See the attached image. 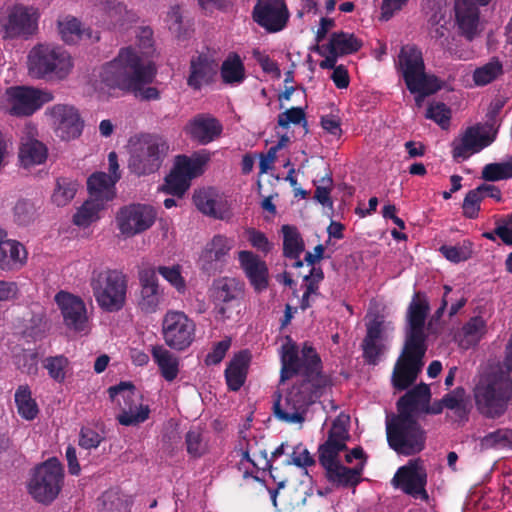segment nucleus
Returning a JSON list of instances; mask_svg holds the SVG:
<instances>
[{"label": "nucleus", "mask_w": 512, "mask_h": 512, "mask_svg": "<svg viewBox=\"0 0 512 512\" xmlns=\"http://www.w3.org/2000/svg\"><path fill=\"white\" fill-rule=\"evenodd\" d=\"M50 116L55 133L61 140L70 141L81 136L84 121L74 106L56 104L50 109Z\"/></svg>", "instance_id": "6ab92c4d"}, {"label": "nucleus", "mask_w": 512, "mask_h": 512, "mask_svg": "<svg viewBox=\"0 0 512 512\" xmlns=\"http://www.w3.org/2000/svg\"><path fill=\"white\" fill-rule=\"evenodd\" d=\"M193 203L204 215L224 220L230 216L227 200L213 187H202L193 193Z\"/></svg>", "instance_id": "bb28decb"}, {"label": "nucleus", "mask_w": 512, "mask_h": 512, "mask_svg": "<svg viewBox=\"0 0 512 512\" xmlns=\"http://www.w3.org/2000/svg\"><path fill=\"white\" fill-rule=\"evenodd\" d=\"M59 34L67 44L76 43L81 37V23L74 17L58 22Z\"/></svg>", "instance_id": "4d7b16f0"}, {"label": "nucleus", "mask_w": 512, "mask_h": 512, "mask_svg": "<svg viewBox=\"0 0 512 512\" xmlns=\"http://www.w3.org/2000/svg\"><path fill=\"white\" fill-rule=\"evenodd\" d=\"M492 0H454L455 23L459 34L472 41L478 34L480 6H487Z\"/></svg>", "instance_id": "5701e85b"}, {"label": "nucleus", "mask_w": 512, "mask_h": 512, "mask_svg": "<svg viewBox=\"0 0 512 512\" xmlns=\"http://www.w3.org/2000/svg\"><path fill=\"white\" fill-rule=\"evenodd\" d=\"M101 512H127V501L116 491H106L102 494Z\"/></svg>", "instance_id": "bf43d9fd"}, {"label": "nucleus", "mask_w": 512, "mask_h": 512, "mask_svg": "<svg viewBox=\"0 0 512 512\" xmlns=\"http://www.w3.org/2000/svg\"><path fill=\"white\" fill-rule=\"evenodd\" d=\"M64 324L74 332H86L88 329V315L84 301L71 293L60 291L55 295Z\"/></svg>", "instance_id": "412c9836"}, {"label": "nucleus", "mask_w": 512, "mask_h": 512, "mask_svg": "<svg viewBox=\"0 0 512 512\" xmlns=\"http://www.w3.org/2000/svg\"><path fill=\"white\" fill-rule=\"evenodd\" d=\"M363 463L349 468L341 463L325 469V477L335 487L355 488L361 482Z\"/></svg>", "instance_id": "f704fd0d"}, {"label": "nucleus", "mask_w": 512, "mask_h": 512, "mask_svg": "<svg viewBox=\"0 0 512 512\" xmlns=\"http://www.w3.org/2000/svg\"><path fill=\"white\" fill-rule=\"evenodd\" d=\"M108 394L113 402L121 406V413L116 417L121 425L135 426L148 419L150 409L148 405L140 403V395L131 382H120L109 387Z\"/></svg>", "instance_id": "9d476101"}, {"label": "nucleus", "mask_w": 512, "mask_h": 512, "mask_svg": "<svg viewBox=\"0 0 512 512\" xmlns=\"http://www.w3.org/2000/svg\"><path fill=\"white\" fill-rule=\"evenodd\" d=\"M105 204L101 200H86L73 216V223L80 227H88L99 219V212L104 209Z\"/></svg>", "instance_id": "c03bdc74"}, {"label": "nucleus", "mask_w": 512, "mask_h": 512, "mask_svg": "<svg viewBox=\"0 0 512 512\" xmlns=\"http://www.w3.org/2000/svg\"><path fill=\"white\" fill-rule=\"evenodd\" d=\"M486 333V321L481 316H474L467 321L459 334V345L469 349L477 345Z\"/></svg>", "instance_id": "ea45409f"}, {"label": "nucleus", "mask_w": 512, "mask_h": 512, "mask_svg": "<svg viewBox=\"0 0 512 512\" xmlns=\"http://www.w3.org/2000/svg\"><path fill=\"white\" fill-rule=\"evenodd\" d=\"M252 18L268 33H277L287 27L290 12L285 0H257Z\"/></svg>", "instance_id": "ddd939ff"}, {"label": "nucleus", "mask_w": 512, "mask_h": 512, "mask_svg": "<svg viewBox=\"0 0 512 512\" xmlns=\"http://www.w3.org/2000/svg\"><path fill=\"white\" fill-rule=\"evenodd\" d=\"M14 400L17 412L23 419L31 421L37 417L39 408L36 400L32 397L29 385L18 386L14 394Z\"/></svg>", "instance_id": "a19ab883"}, {"label": "nucleus", "mask_w": 512, "mask_h": 512, "mask_svg": "<svg viewBox=\"0 0 512 512\" xmlns=\"http://www.w3.org/2000/svg\"><path fill=\"white\" fill-rule=\"evenodd\" d=\"M246 235L251 246L257 251L262 252L265 255L271 251L273 245L263 232L255 228H248L246 229Z\"/></svg>", "instance_id": "338daca9"}, {"label": "nucleus", "mask_w": 512, "mask_h": 512, "mask_svg": "<svg viewBox=\"0 0 512 512\" xmlns=\"http://www.w3.org/2000/svg\"><path fill=\"white\" fill-rule=\"evenodd\" d=\"M120 176L110 177L105 172H95L87 179V189L91 199L101 200L106 205L115 197V184Z\"/></svg>", "instance_id": "72a5a7b5"}, {"label": "nucleus", "mask_w": 512, "mask_h": 512, "mask_svg": "<svg viewBox=\"0 0 512 512\" xmlns=\"http://www.w3.org/2000/svg\"><path fill=\"white\" fill-rule=\"evenodd\" d=\"M6 94L11 102L9 113L13 116H30L53 99L50 92L25 86L9 87Z\"/></svg>", "instance_id": "f3484780"}, {"label": "nucleus", "mask_w": 512, "mask_h": 512, "mask_svg": "<svg viewBox=\"0 0 512 512\" xmlns=\"http://www.w3.org/2000/svg\"><path fill=\"white\" fill-rule=\"evenodd\" d=\"M29 73L38 79H65L73 68L70 54L60 46L38 44L28 54Z\"/></svg>", "instance_id": "39448f33"}, {"label": "nucleus", "mask_w": 512, "mask_h": 512, "mask_svg": "<svg viewBox=\"0 0 512 512\" xmlns=\"http://www.w3.org/2000/svg\"><path fill=\"white\" fill-rule=\"evenodd\" d=\"M223 83L228 85L241 84L246 78V70L242 58L236 52H230L220 67Z\"/></svg>", "instance_id": "4c0bfd02"}, {"label": "nucleus", "mask_w": 512, "mask_h": 512, "mask_svg": "<svg viewBox=\"0 0 512 512\" xmlns=\"http://www.w3.org/2000/svg\"><path fill=\"white\" fill-rule=\"evenodd\" d=\"M234 240L224 235H215L200 255L201 269L208 275L222 272L227 264Z\"/></svg>", "instance_id": "4be33fe9"}, {"label": "nucleus", "mask_w": 512, "mask_h": 512, "mask_svg": "<svg viewBox=\"0 0 512 512\" xmlns=\"http://www.w3.org/2000/svg\"><path fill=\"white\" fill-rule=\"evenodd\" d=\"M250 361L251 354L248 350L239 351L231 359L225 369V379L229 390L236 392L244 385Z\"/></svg>", "instance_id": "473e14b6"}, {"label": "nucleus", "mask_w": 512, "mask_h": 512, "mask_svg": "<svg viewBox=\"0 0 512 512\" xmlns=\"http://www.w3.org/2000/svg\"><path fill=\"white\" fill-rule=\"evenodd\" d=\"M151 354L162 377L168 382L175 380L179 373L178 358L162 345L152 346Z\"/></svg>", "instance_id": "e433bc0d"}, {"label": "nucleus", "mask_w": 512, "mask_h": 512, "mask_svg": "<svg viewBox=\"0 0 512 512\" xmlns=\"http://www.w3.org/2000/svg\"><path fill=\"white\" fill-rule=\"evenodd\" d=\"M155 220V209L151 205L140 203L122 207L116 216L120 232L128 237L148 230Z\"/></svg>", "instance_id": "4468645a"}, {"label": "nucleus", "mask_w": 512, "mask_h": 512, "mask_svg": "<svg viewBox=\"0 0 512 512\" xmlns=\"http://www.w3.org/2000/svg\"><path fill=\"white\" fill-rule=\"evenodd\" d=\"M210 159L211 153L206 149L195 151L190 156L181 154L175 157L173 168L191 182L205 172Z\"/></svg>", "instance_id": "2f4dec72"}, {"label": "nucleus", "mask_w": 512, "mask_h": 512, "mask_svg": "<svg viewBox=\"0 0 512 512\" xmlns=\"http://www.w3.org/2000/svg\"><path fill=\"white\" fill-rule=\"evenodd\" d=\"M442 255L453 263H459L468 260L472 255V243L464 241L462 244L449 246L442 245L439 249Z\"/></svg>", "instance_id": "5fc2aeb1"}, {"label": "nucleus", "mask_w": 512, "mask_h": 512, "mask_svg": "<svg viewBox=\"0 0 512 512\" xmlns=\"http://www.w3.org/2000/svg\"><path fill=\"white\" fill-rule=\"evenodd\" d=\"M238 261L250 285L255 292L260 293L268 288L269 269L265 261L248 250L238 252Z\"/></svg>", "instance_id": "cd10ccee"}, {"label": "nucleus", "mask_w": 512, "mask_h": 512, "mask_svg": "<svg viewBox=\"0 0 512 512\" xmlns=\"http://www.w3.org/2000/svg\"><path fill=\"white\" fill-rule=\"evenodd\" d=\"M63 479L62 464L57 458H50L35 468L28 482V492L36 502L49 505L58 497Z\"/></svg>", "instance_id": "6e6552de"}, {"label": "nucleus", "mask_w": 512, "mask_h": 512, "mask_svg": "<svg viewBox=\"0 0 512 512\" xmlns=\"http://www.w3.org/2000/svg\"><path fill=\"white\" fill-rule=\"evenodd\" d=\"M185 131L192 140L206 145L221 134L222 125L215 117L199 114L189 121Z\"/></svg>", "instance_id": "7c9ffc66"}, {"label": "nucleus", "mask_w": 512, "mask_h": 512, "mask_svg": "<svg viewBox=\"0 0 512 512\" xmlns=\"http://www.w3.org/2000/svg\"><path fill=\"white\" fill-rule=\"evenodd\" d=\"M482 200L483 198L480 194V189H478V187L470 190L463 200V215L469 219L477 218L480 211V203Z\"/></svg>", "instance_id": "69168bd1"}, {"label": "nucleus", "mask_w": 512, "mask_h": 512, "mask_svg": "<svg viewBox=\"0 0 512 512\" xmlns=\"http://www.w3.org/2000/svg\"><path fill=\"white\" fill-rule=\"evenodd\" d=\"M169 151V145L159 135L147 134L133 145L128 161L129 171L137 177L156 173Z\"/></svg>", "instance_id": "0eeeda50"}, {"label": "nucleus", "mask_w": 512, "mask_h": 512, "mask_svg": "<svg viewBox=\"0 0 512 512\" xmlns=\"http://www.w3.org/2000/svg\"><path fill=\"white\" fill-rule=\"evenodd\" d=\"M502 72V63L497 58H494L485 65L475 69L473 81L478 86H484L494 81Z\"/></svg>", "instance_id": "09e8293b"}, {"label": "nucleus", "mask_w": 512, "mask_h": 512, "mask_svg": "<svg viewBox=\"0 0 512 512\" xmlns=\"http://www.w3.org/2000/svg\"><path fill=\"white\" fill-rule=\"evenodd\" d=\"M138 279L140 292L137 306L145 314L155 313L163 300V290L159 286L155 267L140 269Z\"/></svg>", "instance_id": "393cba45"}, {"label": "nucleus", "mask_w": 512, "mask_h": 512, "mask_svg": "<svg viewBox=\"0 0 512 512\" xmlns=\"http://www.w3.org/2000/svg\"><path fill=\"white\" fill-rule=\"evenodd\" d=\"M495 138L496 132L490 134L481 124L469 126L452 142V157L458 163L465 161L490 146Z\"/></svg>", "instance_id": "2eb2a0df"}, {"label": "nucleus", "mask_w": 512, "mask_h": 512, "mask_svg": "<svg viewBox=\"0 0 512 512\" xmlns=\"http://www.w3.org/2000/svg\"><path fill=\"white\" fill-rule=\"evenodd\" d=\"M79 184L70 178L61 177L56 181L52 202L58 207L66 206L75 197Z\"/></svg>", "instance_id": "a18cd8bd"}, {"label": "nucleus", "mask_w": 512, "mask_h": 512, "mask_svg": "<svg viewBox=\"0 0 512 512\" xmlns=\"http://www.w3.org/2000/svg\"><path fill=\"white\" fill-rule=\"evenodd\" d=\"M283 255L289 259H298L304 251V241L297 227L292 225H283Z\"/></svg>", "instance_id": "79ce46f5"}, {"label": "nucleus", "mask_w": 512, "mask_h": 512, "mask_svg": "<svg viewBox=\"0 0 512 512\" xmlns=\"http://www.w3.org/2000/svg\"><path fill=\"white\" fill-rule=\"evenodd\" d=\"M388 445L397 454L412 456L425 448L426 431L415 416L395 414L386 419Z\"/></svg>", "instance_id": "20e7f679"}, {"label": "nucleus", "mask_w": 512, "mask_h": 512, "mask_svg": "<svg viewBox=\"0 0 512 512\" xmlns=\"http://www.w3.org/2000/svg\"><path fill=\"white\" fill-rule=\"evenodd\" d=\"M394 486L400 488L404 493L415 498L428 499L425 486L427 483L426 471L416 461H409L407 465L400 467L395 473Z\"/></svg>", "instance_id": "a878e982"}, {"label": "nucleus", "mask_w": 512, "mask_h": 512, "mask_svg": "<svg viewBox=\"0 0 512 512\" xmlns=\"http://www.w3.org/2000/svg\"><path fill=\"white\" fill-rule=\"evenodd\" d=\"M190 186L191 182L181 175L176 169L172 168L170 173L165 177L162 191L174 197L181 198Z\"/></svg>", "instance_id": "49530a36"}, {"label": "nucleus", "mask_w": 512, "mask_h": 512, "mask_svg": "<svg viewBox=\"0 0 512 512\" xmlns=\"http://www.w3.org/2000/svg\"><path fill=\"white\" fill-rule=\"evenodd\" d=\"M425 116L427 119L436 122L442 128H446L450 123L451 110L445 103L436 102L428 106Z\"/></svg>", "instance_id": "e2e57ef3"}, {"label": "nucleus", "mask_w": 512, "mask_h": 512, "mask_svg": "<svg viewBox=\"0 0 512 512\" xmlns=\"http://www.w3.org/2000/svg\"><path fill=\"white\" fill-rule=\"evenodd\" d=\"M348 438L349 434L345 422L338 417L333 421L326 441L318 447V460L324 470L340 463L339 455L347 449L346 441Z\"/></svg>", "instance_id": "aec40b11"}, {"label": "nucleus", "mask_w": 512, "mask_h": 512, "mask_svg": "<svg viewBox=\"0 0 512 512\" xmlns=\"http://www.w3.org/2000/svg\"><path fill=\"white\" fill-rule=\"evenodd\" d=\"M217 75V64L206 54H199L190 60L187 85L195 91L211 85Z\"/></svg>", "instance_id": "c85d7f7f"}, {"label": "nucleus", "mask_w": 512, "mask_h": 512, "mask_svg": "<svg viewBox=\"0 0 512 512\" xmlns=\"http://www.w3.org/2000/svg\"><path fill=\"white\" fill-rule=\"evenodd\" d=\"M277 123L282 128H288L290 124L307 125L306 114L301 107H291L280 113L277 117Z\"/></svg>", "instance_id": "0e129e2a"}, {"label": "nucleus", "mask_w": 512, "mask_h": 512, "mask_svg": "<svg viewBox=\"0 0 512 512\" xmlns=\"http://www.w3.org/2000/svg\"><path fill=\"white\" fill-rule=\"evenodd\" d=\"M38 15L32 7L16 4L8 9L4 23L1 24L3 37L14 39L27 38L37 29Z\"/></svg>", "instance_id": "a211bd4d"}, {"label": "nucleus", "mask_w": 512, "mask_h": 512, "mask_svg": "<svg viewBox=\"0 0 512 512\" xmlns=\"http://www.w3.org/2000/svg\"><path fill=\"white\" fill-rule=\"evenodd\" d=\"M13 220L19 226H27L36 219L37 209L29 199H19L13 209Z\"/></svg>", "instance_id": "8fccbe9b"}, {"label": "nucleus", "mask_w": 512, "mask_h": 512, "mask_svg": "<svg viewBox=\"0 0 512 512\" xmlns=\"http://www.w3.org/2000/svg\"><path fill=\"white\" fill-rule=\"evenodd\" d=\"M429 312L427 295L422 291L415 292L407 309L408 328L405 340L426 344L424 326Z\"/></svg>", "instance_id": "b1692460"}, {"label": "nucleus", "mask_w": 512, "mask_h": 512, "mask_svg": "<svg viewBox=\"0 0 512 512\" xmlns=\"http://www.w3.org/2000/svg\"><path fill=\"white\" fill-rule=\"evenodd\" d=\"M280 383L300 374L303 379L295 382L284 397L275 392L273 411L277 419L286 423H302L308 407L323 394L329 379L322 372V360L316 349L305 342L299 354L295 342L288 338L281 346Z\"/></svg>", "instance_id": "f257e3e1"}, {"label": "nucleus", "mask_w": 512, "mask_h": 512, "mask_svg": "<svg viewBox=\"0 0 512 512\" xmlns=\"http://www.w3.org/2000/svg\"><path fill=\"white\" fill-rule=\"evenodd\" d=\"M478 411L488 418L503 415L512 399V378L509 373L496 371L482 376L474 388Z\"/></svg>", "instance_id": "7ed1b4c3"}, {"label": "nucleus", "mask_w": 512, "mask_h": 512, "mask_svg": "<svg viewBox=\"0 0 512 512\" xmlns=\"http://www.w3.org/2000/svg\"><path fill=\"white\" fill-rule=\"evenodd\" d=\"M187 453L192 458H200L208 451V444L199 428L190 429L185 435Z\"/></svg>", "instance_id": "3c124183"}, {"label": "nucleus", "mask_w": 512, "mask_h": 512, "mask_svg": "<svg viewBox=\"0 0 512 512\" xmlns=\"http://www.w3.org/2000/svg\"><path fill=\"white\" fill-rule=\"evenodd\" d=\"M155 75L154 64L143 62L137 49L129 46L121 48L117 57L102 66L100 80L109 88L128 92L151 83Z\"/></svg>", "instance_id": "f03ea898"}, {"label": "nucleus", "mask_w": 512, "mask_h": 512, "mask_svg": "<svg viewBox=\"0 0 512 512\" xmlns=\"http://www.w3.org/2000/svg\"><path fill=\"white\" fill-rule=\"evenodd\" d=\"M156 269L166 281H168L179 293H184L186 290L185 279L181 275V269L179 265L159 266Z\"/></svg>", "instance_id": "052dcab7"}, {"label": "nucleus", "mask_w": 512, "mask_h": 512, "mask_svg": "<svg viewBox=\"0 0 512 512\" xmlns=\"http://www.w3.org/2000/svg\"><path fill=\"white\" fill-rule=\"evenodd\" d=\"M395 67L401 72L409 91L416 90L415 81L437 78L435 75L426 74L423 53L415 44L401 47Z\"/></svg>", "instance_id": "dca6fc26"}, {"label": "nucleus", "mask_w": 512, "mask_h": 512, "mask_svg": "<svg viewBox=\"0 0 512 512\" xmlns=\"http://www.w3.org/2000/svg\"><path fill=\"white\" fill-rule=\"evenodd\" d=\"M28 261V251L18 240L3 237L0 241V270L4 272H17Z\"/></svg>", "instance_id": "c756f323"}, {"label": "nucleus", "mask_w": 512, "mask_h": 512, "mask_svg": "<svg viewBox=\"0 0 512 512\" xmlns=\"http://www.w3.org/2000/svg\"><path fill=\"white\" fill-rule=\"evenodd\" d=\"M90 286L99 307L107 312H117L126 303L128 277L118 269H95Z\"/></svg>", "instance_id": "423d86ee"}, {"label": "nucleus", "mask_w": 512, "mask_h": 512, "mask_svg": "<svg viewBox=\"0 0 512 512\" xmlns=\"http://www.w3.org/2000/svg\"><path fill=\"white\" fill-rule=\"evenodd\" d=\"M482 178L489 182L512 178V156L508 162L485 165L482 170Z\"/></svg>", "instance_id": "864d4df0"}, {"label": "nucleus", "mask_w": 512, "mask_h": 512, "mask_svg": "<svg viewBox=\"0 0 512 512\" xmlns=\"http://www.w3.org/2000/svg\"><path fill=\"white\" fill-rule=\"evenodd\" d=\"M212 297L217 314L229 319L235 309H239L245 297V283L235 277H221L212 284Z\"/></svg>", "instance_id": "f8f14e48"}, {"label": "nucleus", "mask_w": 512, "mask_h": 512, "mask_svg": "<svg viewBox=\"0 0 512 512\" xmlns=\"http://www.w3.org/2000/svg\"><path fill=\"white\" fill-rule=\"evenodd\" d=\"M69 364V359L64 355L49 356L43 360V367L49 377L57 383L65 381Z\"/></svg>", "instance_id": "de8ad7c7"}, {"label": "nucleus", "mask_w": 512, "mask_h": 512, "mask_svg": "<svg viewBox=\"0 0 512 512\" xmlns=\"http://www.w3.org/2000/svg\"><path fill=\"white\" fill-rule=\"evenodd\" d=\"M427 344L405 340L393 369L391 382L398 391L409 388L417 380L424 366Z\"/></svg>", "instance_id": "1a4fd4ad"}, {"label": "nucleus", "mask_w": 512, "mask_h": 512, "mask_svg": "<svg viewBox=\"0 0 512 512\" xmlns=\"http://www.w3.org/2000/svg\"><path fill=\"white\" fill-rule=\"evenodd\" d=\"M416 90L409 91L411 94H415V103L418 107H420L424 101V99L441 90L442 82L437 78H430L421 81H415Z\"/></svg>", "instance_id": "6e6d98bb"}, {"label": "nucleus", "mask_w": 512, "mask_h": 512, "mask_svg": "<svg viewBox=\"0 0 512 512\" xmlns=\"http://www.w3.org/2000/svg\"><path fill=\"white\" fill-rule=\"evenodd\" d=\"M196 324L184 312L169 310L163 317L162 336L173 350L184 351L195 340Z\"/></svg>", "instance_id": "9b49d317"}, {"label": "nucleus", "mask_w": 512, "mask_h": 512, "mask_svg": "<svg viewBox=\"0 0 512 512\" xmlns=\"http://www.w3.org/2000/svg\"><path fill=\"white\" fill-rule=\"evenodd\" d=\"M431 397L430 388L427 384L421 383L407 391L396 403L397 413L407 416H414L420 406L429 403Z\"/></svg>", "instance_id": "c9c22d12"}, {"label": "nucleus", "mask_w": 512, "mask_h": 512, "mask_svg": "<svg viewBox=\"0 0 512 512\" xmlns=\"http://www.w3.org/2000/svg\"><path fill=\"white\" fill-rule=\"evenodd\" d=\"M47 147L36 139H29L22 143L19 157L25 166L42 164L47 159Z\"/></svg>", "instance_id": "37998d69"}, {"label": "nucleus", "mask_w": 512, "mask_h": 512, "mask_svg": "<svg viewBox=\"0 0 512 512\" xmlns=\"http://www.w3.org/2000/svg\"><path fill=\"white\" fill-rule=\"evenodd\" d=\"M442 404H444L447 409L455 410V413L460 418L467 416L466 391L461 386L445 394L442 398Z\"/></svg>", "instance_id": "603ef678"}, {"label": "nucleus", "mask_w": 512, "mask_h": 512, "mask_svg": "<svg viewBox=\"0 0 512 512\" xmlns=\"http://www.w3.org/2000/svg\"><path fill=\"white\" fill-rule=\"evenodd\" d=\"M103 437L94 429L82 427L79 435V445L84 449L97 448L103 441Z\"/></svg>", "instance_id": "774afa93"}, {"label": "nucleus", "mask_w": 512, "mask_h": 512, "mask_svg": "<svg viewBox=\"0 0 512 512\" xmlns=\"http://www.w3.org/2000/svg\"><path fill=\"white\" fill-rule=\"evenodd\" d=\"M362 46L363 42L353 33L340 31L331 34L327 50L329 54L343 56L358 52Z\"/></svg>", "instance_id": "58836bf2"}, {"label": "nucleus", "mask_w": 512, "mask_h": 512, "mask_svg": "<svg viewBox=\"0 0 512 512\" xmlns=\"http://www.w3.org/2000/svg\"><path fill=\"white\" fill-rule=\"evenodd\" d=\"M361 348L365 363L373 366L380 362L387 349L384 341H362Z\"/></svg>", "instance_id": "13d9d810"}, {"label": "nucleus", "mask_w": 512, "mask_h": 512, "mask_svg": "<svg viewBox=\"0 0 512 512\" xmlns=\"http://www.w3.org/2000/svg\"><path fill=\"white\" fill-rule=\"evenodd\" d=\"M96 4H99L101 9L107 14L113 26L123 24V16L126 12L124 4L116 0H97Z\"/></svg>", "instance_id": "680f3d73"}]
</instances>
